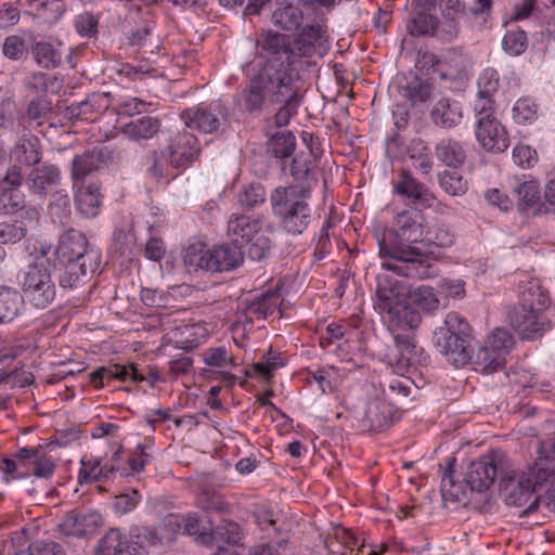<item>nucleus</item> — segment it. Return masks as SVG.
Returning <instances> with one entry per match:
<instances>
[{"label": "nucleus", "instance_id": "20e7f679", "mask_svg": "<svg viewBox=\"0 0 555 555\" xmlns=\"http://www.w3.org/2000/svg\"><path fill=\"white\" fill-rule=\"evenodd\" d=\"M519 288V301L507 312L509 324L521 339H539L553 327L544 313L550 304L548 295L537 281H529Z\"/></svg>", "mask_w": 555, "mask_h": 555}, {"label": "nucleus", "instance_id": "6ab92c4d", "mask_svg": "<svg viewBox=\"0 0 555 555\" xmlns=\"http://www.w3.org/2000/svg\"><path fill=\"white\" fill-rule=\"evenodd\" d=\"M476 138L483 149L493 153L504 152L509 145L505 127L496 117L478 120Z\"/></svg>", "mask_w": 555, "mask_h": 555}, {"label": "nucleus", "instance_id": "cd10ccee", "mask_svg": "<svg viewBox=\"0 0 555 555\" xmlns=\"http://www.w3.org/2000/svg\"><path fill=\"white\" fill-rule=\"evenodd\" d=\"M199 537L201 544L207 546L216 544L218 547L221 542L229 545H237L243 538V532L236 522L223 519L216 527L209 528V533H204Z\"/></svg>", "mask_w": 555, "mask_h": 555}, {"label": "nucleus", "instance_id": "052dcab7", "mask_svg": "<svg viewBox=\"0 0 555 555\" xmlns=\"http://www.w3.org/2000/svg\"><path fill=\"white\" fill-rule=\"evenodd\" d=\"M246 243H249L247 255L251 260L255 261H261L264 259L269 255L272 247L270 237L264 234H260V232L251 240H248Z\"/></svg>", "mask_w": 555, "mask_h": 555}, {"label": "nucleus", "instance_id": "a878e982", "mask_svg": "<svg viewBox=\"0 0 555 555\" xmlns=\"http://www.w3.org/2000/svg\"><path fill=\"white\" fill-rule=\"evenodd\" d=\"M109 105L108 93L94 92L81 102L72 103L67 107V113L70 118L91 119L94 115L105 112Z\"/></svg>", "mask_w": 555, "mask_h": 555}, {"label": "nucleus", "instance_id": "603ef678", "mask_svg": "<svg viewBox=\"0 0 555 555\" xmlns=\"http://www.w3.org/2000/svg\"><path fill=\"white\" fill-rule=\"evenodd\" d=\"M440 188L449 195L461 196L466 193L468 185L463 176L454 170H443L438 176Z\"/></svg>", "mask_w": 555, "mask_h": 555}, {"label": "nucleus", "instance_id": "a19ab883", "mask_svg": "<svg viewBox=\"0 0 555 555\" xmlns=\"http://www.w3.org/2000/svg\"><path fill=\"white\" fill-rule=\"evenodd\" d=\"M129 550L127 535L119 529H109L103 538L100 539L95 550L96 555H125Z\"/></svg>", "mask_w": 555, "mask_h": 555}, {"label": "nucleus", "instance_id": "7c9ffc66", "mask_svg": "<svg viewBox=\"0 0 555 555\" xmlns=\"http://www.w3.org/2000/svg\"><path fill=\"white\" fill-rule=\"evenodd\" d=\"M11 157L20 165L39 164L42 158L40 140L31 133L23 134L12 149Z\"/></svg>", "mask_w": 555, "mask_h": 555}, {"label": "nucleus", "instance_id": "c85d7f7f", "mask_svg": "<svg viewBox=\"0 0 555 555\" xmlns=\"http://www.w3.org/2000/svg\"><path fill=\"white\" fill-rule=\"evenodd\" d=\"M261 230V218L244 214H233L228 220V235L235 242H247Z\"/></svg>", "mask_w": 555, "mask_h": 555}, {"label": "nucleus", "instance_id": "423d86ee", "mask_svg": "<svg viewBox=\"0 0 555 555\" xmlns=\"http://www.w3.org/2000/svg\"><path fill=\"white\" fill-rule=\"evenodd\" d=\"M434 344L454 365L466 364L472 358V328L457 312H449L434 333Z\"/></svg>", "mask_w": 555, "mask_h": 555}, {"label": "nucleus", "instance_id": "c756f323", "mask_svg": "<svg viewBox=\"0 0 555 555\" xmlns=\"http://www.w3.org/2000/svg\"><path fill=\"white\" fill-rule=\"evenodd\" d=\"M90 377L91 383L95 387H103L104 378L117 379L120 382H126L128 379H131L133 382H143L146 379V377L143 374H141L133 364H129L128 366L120 364L103 366L92 372Z\"/></svg>", "mask_w": 555, "mask_h": 555}, {"label": "nucleus", "instance_id": "f8f14e48", "mask_svg": "<svg viewBox=\"0 0 555 555\" xmlns=\"http://www.w3.org/2000/svg\"><path fill=\"white\" fill-rule=\"evenodd\" d=\"M162 153L170 167L185 169L198 158L201 146L198 139L193 133L179 131L168 135L166 143L162 146Z\"/></svg>", "mask_w": 555, "mask_h": 555}, {"label": "nucleus", "instance_id": "de8ad7c7", "mask_svg": "<svg viewBox=\"0 0 555 555\" xmlns=\"http://www.w3.org/2000/svg\"><path fill=\"white\" fill-rule=\"evenodd\" d=\"M37 222H29L26 219L15 218L13 222L0 223V244H15L20 242L29 228Z\"/></svg>", "mask_w": 555, "mask_h": 555}, {"label": "nucleus", "instance_id": "49530a36", "mask_svg": "<svg viewBox=\"0 0 555 555\" xmlns=\"http://www.w3.org/2000/svg\"><path fill=\"white\" fill-rule=\"evenodd\" d=\"M35 62L42 68L51 69L61 65L62 53L48 41H36L31 44Z\"/></svg>", "mask_w": 555, "mask_h": 555}, {"label": "nucleus", "instance_id": "f257e3e1", "mask_svg": "<svg viewBox=\"0 0 555 555\" xmlns=\"http://www.w3.org/2000/svg\"><path fill=\"white\" fill-rule=\"evenodd\" d=\"M256 48L258 70L249 76L241 92L243 108L251 116H260L266 105H279L274 122L284 127L302 102L291 38L276 31H264L257 38Z\"/></svg>", "mask_w": 555, "mask_h": 555}, {"label": "nucleus", "instance_id": "9b49d317", "mask_svg": "<svg viewBox=\"0 0 555 555\" xmlns=\"http://www.w3.org/2000/svg\"><path fill=\"white\" fill-rule=\"evenodd\" d=\"M228 115V106L221 100H215L208 104L201 103L185 108L181 113V119L186 127L210 134L227 124Z\"/></svg>", "mask_w": 555, "mask_h": 555}, {"label": "nucleus", "instance_id": "2f4dec72", "mask_svg": "<svg viewBox=\"0 0 555 555\" xmlns=\"http://www.w3.org/2000/svg\"><path fill=\"white\" fill-rule=\"evenodd\" d=\"M160 120L154 116H139L122 125L121 132L131 141L152 139L160 129Z\"/></svg>", "mask_w": 555, "mask_h": 555}, {"label": "nucleus", "instance_id": "13d9d810", "mask_svg": "<svg viewBox=\"0 0 555 555\" xmlns=\"http://www.w3.org/2000/svg\"><path fill=\"white\" fill-rule=\"evenodd\" d=\"M500 86V77L494 68H485L477 80V92L479 94H486L495 96Z\"/></svg>", "mask_w": 555, "mask_h": 555}, {"label": "nucleus", "instance_id": "aec40b11", "mask_svg": "<svg viewBox=\"0 0 555 555\" xmlns=\"http://www.w3.org/2000/svg\"><path fill=\"white\" fill-rule=\"evenodd\" d=\"M0 215H12L15 218L38 222L39 211L26 205L24 193L16 188L3 189L0 194Z\"/></svg>", "mask_w": 555, "mask_h": 555}, {"label": "nucleus", "instance_id": "79ce46f5", "mask_svg": "<svg viewBox=\"0 0 555 555\" xmlns=\"http://www.w3.org/2000/svg\"><path fill=\"white\" fill-rule=\"evenodd\" d=\"M439 18L425 11H415L406 23L408 33L414 37L436 36Z\"/></svg>", "mask_w": 555, "mask_h": 555}, {"label": "nucleus", "instance_id": "c9c22d12", "mask_svg": "<svg viewBox=\"0 0 555 555\" xmlns=\"http://www.w3.org/2000/svg\"><path fill=\"white\" fill-rule=\"evenodd\" d=\"M23 305L24 297L18 289L0 285V324L12 322L20 315Z\"/></svg>", "mask_w": 555, "mask_h": 555}, {"label": "nucleus", "instance_id": "6e6552de", "mask_svg": "<svg viewBox=\"0 0 555 555\" xmlns=\"http://www.w3.org/2000/svg\"><path fill=\"white\" fill-rule=\"evenodd\" d=\"M548 477L550 473L546 469L537 466L525 472H507L503 467L500 475V493L507 505L522 506Z\"/></svg>", "mask_w": 555, "mask_h": 555}, {"label": "nucleus", "instance_id": "37998d69", "mask_svg": "<svg viewBox=\"0 0 555 555\" xmlns=\"http://www.w3.org/2000/svg\"><path fill=\"white\" fill-rule=\"evenodd\" d=\"M455 461V457L448 459L447 468L441 478L440 491L444 500L460 502L466 496V490L469 486L455 482L453 477Z\"/></svg>", "mask_w": 555, "mask_h": 555}, {"label": "nucleus", "instance_id": "09e8293b", "mask_svg": "<svg viewBox=\"0 0 555 555\" xmlns=\"http://www.w3.org/2000/svg\"><path fill=\"white\" fill-rule=\"evenodd\" d=\"M296 147L295 135L291 131H279L268 143V150L281 160L291 157Z\"/></svg>", "mask_w": 555, "mask_h": 555}, {"label": "nucleus", "instance_id": "a18cd8bd", "mask_svg": "<svg viewBox=\"0 0 555 555\" xmlns=\"http://www.w3.org/2000/svg\"><path fill=\"white\" fill-rule=\"evenodd\" d=\"M244 310L254 319H266L272 315L279 305V294L276 292L262 293L253 301L244 302Z\"/></svg>", "mask_w": 555, "mask_h": 555}, {"label": "nucleus", "instance_id": "3c124183", "mask_svg": "<svg viewBox=\"0 0 555 555\" xmlns=\"http://www.w3.org/2000/svg\"><path fill=\"white\" fill-rule=\"evenodd\" d=\"M238 204L246 209H254L266 202V191L261 183L251 182L237 193Z\"/></svg>", "mask_w": 555, "mask_h": 555}, {"label": "nucleus", "instance_id": "c03bdc74", "mask_svg": "<svg viewBox=\"0 0 555 555\" xmlns=\"http://www.w3.org/2000/svg\"><path fill=\"white\" fill-rule=\"evenodd\" d=\"M312 154H299L292 158L289 173L299 181L298 185L307 186L310 191L311 185L317 183L315 172L311 167Z\"/></svg>", "mask_w": 555, "mask_h": 555}, {"label": "nucleus", "instance_id": "a211bd4d", "mask_svg": "<svg viewBox=\"0 0 555 555\" xmlns=\"http://www.w3.org/2000/svg\"><path fill=\"white\" fill-rule=\"evenodd\" d=\"M61 180L62 175L59 166L44 163L28 173L26 184L33 194L46 197L60 186Z\"/></svg>", "mask_w": 555, "mask_h": 555}, {"label": "nucleus", "instance_id": "bb28decb", "mask_svg": "<svg viewBox=\"0 0 555 555\" xmlns=\"http://www.w3.org/2000/svg\"><path fill=\"white\" fill-rule=\"evenodd\" d=\"M463 118L461 104L449 98H441L438 100L431 111V121L441 128L450 129L457 126Z\"/></svg>", "mask_w": 555, "mask_h": 555}, {"label": "nucleus", "instance_id": "4c0bfd02", "mask_svg": "<svg viewBox=\"0 0 555 555\" xmlns=\"http://www.w3.org/2000/svg\"><path fill=\"white\" fill-rule=\"evenodd\" d=\"M210 248L201 242H191L183 250V262L186 270L192 272H198L199 270L210 272Z\"/></svg>", "mask_w": 555, "mask_h": 555}, {"label": "nucleus", "instance_id": "6e6d98bb", "mask_svg": "<svg viewBox=\"0 0 555 555\" xmlns=\"http://www.w3.org/2000/svg\"><path fill=\"white\" fill-rule=\"evenodd\" d=\"M502 44L506 53L518 56L522 54L528 47L527 35L524 30H509L505 34Z\"/></svg>", "mask_w": 555, "mask_h": 555}, {"label": "nucleus", "instance_id": "4d7b16f0", "mask_svg": "<svg viewBox=\"0 0 555 555\" xmlns=\"http://www.w3.org/2000/svg\"><path fill=\"white\" fill-rule=\"evenodd\" d=\"M426 241L438 247L446 248L454 244L455 235L449 225L437 223L428 230Z\"/></svg>", "mask_w": 555, "mask_h": 555}, {"label": "nucleus", "instance_id": "5701e85b", "mask_svg": "<svg viewBox=\"0 0 555 555\" xmlns=\"http://www.w3.org/2000/svg\"><path fill=\"white\" fill-rule=\"evenodd\" d=\"M397 411L382 396V398H376L367 403L363 415V423L370 430H382L393 423V416Z\"/></svg>", "mask_w": 555, "mask_h": 555}, {"label": "nucleus", "instance_id": "ddd939ff", "mask_svg": "<svg viewBox=\"0 0 555 555\" xmlns=\"http://www.w3.org/2000/svg\"><path fill=\"white\" fill-rule=\"evenodd\" d=\"M395 349L387 354L390 366L398 375L409 372L414 366H423L428 362V356L420 347L411 334H393Z\"/></svg>", "mask_w": 555, "mask_h": 555}, {"label": "nucleus", "instance_id": "2eb2a0df", "mask_svg": "<svg viewBox=\"0 0 555 555\" xmlns=\"http://www.w3.org/2000/svg\"><path fill=\"white\" fill-rule=\"evenodd\" d=\"M375 295L374 308L382 314L406 301L404 284L388 273L377 275Z\"/></svg>", "mask_w": 555, "mask_h": 555}, {"label": "nucleus", "instance_id": "412c9836", "mask_svg": "<svg viewBox=\"0 0 555 555\" xmlns=\"http://www.w3.org/2000/svg\"><path fill=\"white\" fill-rule=\"evenodd\" d=\"M393 193L412 204H428L433 198L431 193L408 169L398 172V179L393 182Z\"/></svg>", "mask_w": 555, "mask_h": 555}, {"label": "nucleus", "instance_id": "f3484780", "mask_svg": "<svg viewBox=\"0 0 555 555\" xmlns=\"http://www.w3.org/2000/svg\"><path fill=\"white\" fill-rule=\"evenodd\" d=\"M113 159V152L106 146H98L76 155L72 162V179L76 183L94 171L105 167Z\"/></svg>", "mask_w": 555, "mask_h": 555}, {"label": "nucleus", "instance_id": "473e14b6", "mask_svg": "<svg viewBox=\"0 0 555 555\" xmlns=\"http://www.w3.org/2000/svg\"><path fill=\"white\" fill-rule=\"evenodd\" d=\"M380 388L382 396L397 410L403 408L404 403L408 401V398L414 389L413 382L403 375L392 377L384 382L380 385Z\"/></svg>", "mask_w": 555, "mask_h": 555}, {"label": "nucleus", "instance_id": "8fccbe9b", "mask_svg": "<svg viewBox=\"0 0 555 555\" xmlns=\"http://www.w3.org/2000/svg\"><path fill=\"white\" fill-rule=\"evenodd\" d=\"M513 195L516 197L518 209L527 210L540 198L539 185L535 181H519L513 188Z\"/></svg>", "mask_w": 555, "mask_h": 555}, {"label": "nucleus", "instance_id": "864d4df0", "mask_svg": "<svg viewBox=\"0 0 555 555\" xmlns=\"http://www.w3.org/2000/svg\"><path fill=\"white\" fill-rule=\"evenodd\" d=\"M539 106L533 99L529 96L520 98L513 106V119L517 124H532L538 118Z\"/></svg>", "mask_w": 555, "mask_h": 555}, {"label": "nucleus", "instance_id": "bf43d9fd", "mask_svg": "<svg viewBox=\"0 0 555 555\" xmlns=\"http://www.w3.org/2000/svg\"><path fill=\"white\" fill-rule=\"evenodd\" d=\"M2 52L5 57L20 61L27 56L28 48L24 38L13 35L4 39Z\"/></svg>", "mask_w": 555, "mask_h": 555}, {"label": "nucleus", "instance_id": "ea45409f", "mask_svg": "<svg viewBox=\"0 0 555 555\" xmlns=\"http://www.w3.org/2000/svg\"><path fill=\"white\" fill-rule=\"evenodd\" d=\"M199 330L201 326L196 324H181L167 334L168 340L172 343L177 349L191 351L201 344Z\"/></svg>", "mask_w": 555, "mask_h": 555}, {"label": "nucleus", "instance_id": "4468645a", "mask_svg": "<svg viewBox=\"0 0 555 555\" xmlns=\"http://www.w3.org/2000/svg\"><path fill=\"white\" fill-rule=\"evenodd\" d=\"M503 466V456L500 453L487 454L473 461L465 473L466 486L479 493L487 491L498 475H501Z\"/></svg>", "mask_w": 555, "mask_h": 555}, {"label": "nucleus", "instance_id": "58836bf2", "mask_svg": "<svg viewBox=\"0 0 555 555\" xmlns=\"http://www.w3.org/2000/svg\"><path fill=\"white\" fill-rule=\"evenodd\" d=\"M435 153L441 163L453 168L461 167L466 158L462 144L451 138L441 139L435 147Z\"/></svg>", "mask_w": 555, "mask_h": 555}, {"label": "nucleus", "instance_id": "1a4fd4ad", "mask_svg": "<svg viewBox=\"0 0 555 555\" xmlns=\"http://www.w3.org/2000/svg\"><path fill=\"white\" fill-rule=\"evenodd\" d=\"M22 297L33 307L44 309L56 296V286L52 279L49 264L44 262L29 263L23 272L21 281Z\"/></svg>", "mask_w": 555, "mask_h": 555}, {"label": "nucleus", "instance_id": "393cba45", "mask_svg": "<svg viewBox=\"0 0 555 555\" xmlns=\"http://www.w3.org/2000/svg\"><path fill=\"white\" fill-rule=\"evenodd\" d=\"M210 272H223L237 268L243 261V251L232 244H220L210 248Z\"/></svg>", "mask_w": 555, "mask_h": 555}, {"label": "nucleus", "instance_id": "39448f33", "mask_svg": "<svg viewBox=\"0 0 555 555\" xmlns=\"http://www.w3.org/2000/svg\"><path fill=\"white\" fill-rule=\"evenodd\" d=\"M307 186H279L270 195L272 214L281 228L292 235L301 234L311 222L312 210L308 203Z\"/></svg>", "mask_w": 555, "mask_h": 555}, {"label": "nucleus", "instance_id": "0eeeda50", "mask_svg": "<svg viewBox=\"0 0 555 555\" xmlns=\"http://www.w3.org/2000/svg\"><path fill=\"white\" fill-rule=\"evenodd\" d=\"M55 468V461L40 446L20 448L13 459H3L0 462L5 482L29 477L50 479Z\"/></svg>", "mask_w": 555, "mask_h": 555}, {"label": "nucleus", "instance_id": "338daca9", "mask_svg": "<svg viewBox=\"0 0 555 555\" xmlns=\"http://www.w3.org/2000/svg\"><path fill=\"white\" fill-rule=\"evenodd\" d=\"M204 362L209 366L224 367L233 362L232 357L228 354L225 347L209 348L203 353Z\"/></svg>", "mask_w": 555, "mask_h": 555}, {"label": "nucleus", "instance_id": "e433bc0d", "mask_svg": "<svg viewBox=\"0 0 555 555\" xmlns=\"http://www.w3.org/2000/svg\"><path fill=\"white\" fill-rule=\"evenodd\" d=\"M162 544V538L155 529L137 527L131 531L128 555H149L152 547Z\"/></svg>", "mask_w": 555, "mask_h": 555}, {"label": "nucleus", "instance_id": "4be33fe9", "mask_svg": "<svg viewBox=\"0 0 555 555\" xmlns=\"http://www.w3.org/2000/svg\"><path fill=\"white\" fill-rule=\"evenodd\" d=\"M274 4L271 21L275 27L284 31H296L302 26L305 13L292 0H274Z\"/></svg>", "mask_w": 555, "mask_h": 555}, {"label": "nucleus", "instance_id": "f704fd0d", "mask_svg": "<svg viewBox=\"0 0 555 555\" xmlns=\"http://www.w3.org/2000/svg\"><path fill=\"white\" fill-rule=\"evenodd\" d=\"M387 317L389 328L410 331L420 326L422 317L417 310L408 304V300L384 313Z\"/></svg>", "mask_w": 555, "mask_h": 555}, {"label": "nucleus", "instance_id": "680f3d73", "mask_svg": "<svg viewBox=\"0 0 555 555\" xmlns=\"http://www.w3.org/2000/svg\"><path fill=\"white\" fill-rule=\"evenodd\" d=\"M146 170L150 176L155 179H160L168 176V163L165 155L162 153V147L158 151H153L146 158Z\"/></svg>", "mask_w": 555, "mask_h": 555}, {"label": "nucleus", "instance_id": "0e129e2a", "mask_svg": "<svg viewBox=\"0 0 555 555\" xmlns=\"http://www.w3.org/2000/svg\"><path fill=\"white\" fill-rule=\"evenodd\" d=\"M133 237L124 229H116L113 233L111 250L119 256H126L131 253Z\"/></svg>", "mask_w": 555, "mask_h": 555}, {"label": "nucleus", "instance_id": "b1692460", "mask_svg": "<svg viewBox=\"0 0 555 555\" xmlns=\"http://www.w3.org/2000/svg\"><path fill=\"white\" fill-rule=\"evenodd\" d=\"M103 204V195L100 184L90 182L78 186L75 192V206L77 211L85 218H95L100 214Z\"/></svg>", "mask_w": 555, "mask_h": 555}, {"label": "nucleus", "instance_id": "7ed1b4c3", "mask_svg": "<svg viewBox=\"0 0 555 555\" xmlns=\"http://www.w3.org/2000/svg\"><path fill=\"white\" fill-rule=\"evenodd\" d=\"M55 256L61 266L59 284L64 289L85 285L99 268L101 259L100 251L90 246L87 236L76 229H68L60 235Z\"/></svg>", "mask_w": 555, "mask_h": 555}, {"label": "nucleus", "instance_id": "9d476101", "mask_svg": "<svg viewBox=\"0 0 555 555\" xmlns=\"http://www.w3.org/2000/svg\"><path fill=\"white\" fill-rule=\"evenodd\" d=\"M514 346L508 331L495 328L485 346L480 347L469 361L474 370L483 374H492L502 370L506 364V357Z\"/></svg>", "mask_w": 555, "mask_h": 555}, {"label": "nucleus", "instance_id": "e2e57ef3", "mask_svg": "<svg viewBox=\"0 0 555 555\" xmlns=\"http://www.w3.org/2000/svg\"><path fill=\"white\" fill-rule=\"evenodd\" d=\"M51 109L52 104L47 96H37L28 103L26 116L29 120L36 121L44 118Z\"/></svg>", "mask_w": 555, "mask_h": 555}, {"label": "nucleus", "instance_id": "72a5a7b5", "mask_svg": "<svg viewBox=\"0 0 555 555\" xmlns=\"http://www.w3.org/2000/svg\"><path fill=\"white\" fill-rule=\"evenodd\" d=\"M398 92L414 106L417 103H425L430 99L431 87L416 75L409 74L399 81Z\"/></svg>", "mask_w": 555, "mask_h": 555}, {"label": "nucleus", "instance_id": "dca6fc26", "mask_svg": "<svg viewBox=\"0 0 555 555\" xmlns=\"http://www.w3.org/2000/svg\"><path fill=\"white\" fill-rule=\"evenodd\" d=\"M102 522V515L96 511L73 509L64 516L59 528L66 535L81 538L95 533Z\"/></svg>", "mask_w": 555, "mask_h": 555}, {"label": "nucleus", "instance_id": "f03ea898", "mask_svg": "<svg viewBox=\"0 0 555 555\" xmlns=\"http://www.w3.org/2000/svg\"><path fill=\"white\" fill-rule=\"evenodd\" d=\"M396 241L379 242L382 268L409 279L427 280L439 275L433 253L418 244L423 236V215L420 210H403L395 218Z\"/></svg>", "mask_w": 555, "mask_h": 555}, {"label": "nucleus", "instance_id": "69168bd1", "mask_svg": "<svg viewBox=\"0 0 555 555\" xmlns=\"http://www.w3.org/2000/svg\"><path fill=\"white\" fill-rule=\"evenodd\" d=\"M473 106L477 117V121L481 120L482 118L490 119L494 117L495 100L493 96L479 94L477 92V96L474 101Z\"/></svg>", "mask_w": 555, "mask_h": 555}, {"label": "nucleus", "instance_id": "774afa93", "mask_svg": "<svg viewBox=\"0 0 555 555\" xmlns=\"http://www.w3.org/2000/svg\"><path fill=\"white\" fill-rule=\"evenodd\" d=\"M537 152L528 145L519 144L513 149V160L520 167H532L537 163Z\"/></svg>", "mask_w": 555, "mask_h": 555}, {"label": "nucleus", "instance_id": "5fc2aeb1", "mask_svg": "<svg viewBox=\"0 0 555 555\" xmlns=\"http://www.w3.org/2000/svg\"><path fill=\"white\" fill-rule=\"evenodd\" d=\"M412 300L426 313H434L441 307V301L434 288L426 285H422L413 292Z\"/></svg>", "mask_w": 555, "mask_h": 555}]
</instances>
